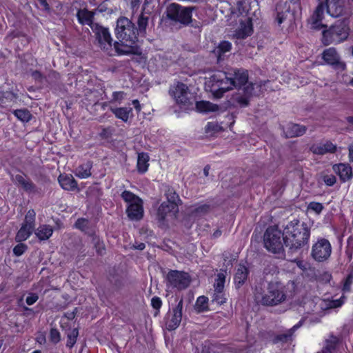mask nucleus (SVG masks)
<instances>
[{
  "label": "nucleus",
  "instance_id": "4d7b16f0",
  "mask_svg": "<svg viewBox=\"0 0 353 353\" xmlns=\"http://www.w3.org/2000/svg\"><path fill=\"white\" fill-rule=\"evenodd\" d=\"M343 81L346 84L353 86V77L350 78L347 74L343 75Z\"/></svg>",
  "mask_w": 353,
  "mask_h": 353
},
{
  "label": "nucleus",
  "instance_id": "dca6fc26",
  "mask_svg": "<svg viewBox=\"0 0 353 353\" xmlns=\"http://www.w3.org/2000/svg\"><path fill=\"white\" fill-rule=\"evenodd\" d=\"M183 299H180L176 306L172 309L168 316L166 325L170 330L179 327L182 319Z\"/></svg>",
  "mask_w": 353,
  "mask_h": 353
},
{
  "label": "nucleus",
  "instance_id": "39448f33",
  "mask_svg": "<svg viewBox=\"0 0 353 353\" xmlns=\"http://www.w3.org/2000/svg\"><path fill=\"white\" fill-rule=\"evenodd\" d=\"M121 197L127 203L126 213L128 218L132 221H139L143 216L142 200L132 192L125 190Z\"/></svg>",
  "mask_w": 353,
  "mask_h": 353
},
{
  "label": "nucleus",
  "instance_id": "774afa93",
  "mask_svg": "<svg viewBox=\"0 0 353 353\" xmlns=\"http://www.w3.org/2000/svg\"><path fill=\"white\" fill-rule=\"evenodd\" d=\"M32 353H41V351H39V350H35V351H34V352H32Z\"/></svg>",
  "mask_w": 353,
  "mask_h": 353
},
{
  "label": "nucleus",
  "instance_id": "a878e982",
  "mask_svg": "<svg viewBox=\"0 0 353 353\" xmlns=\"http://www.w3.org/2000/svg\"><path fill=\"white\" fill-rule=\"evenodd\" d=\"M52 233L53 229L48 225H41L35 230V235L41 241L48 239Z\"/></svg>",
  "mask_w": 353,
  "mask_h": 353
},
{
  "label": "nucleus",
  "instance_id": "13d9d810",
  "mask_svg": "<svg viewBox=\"0 0 353 353\" xmlns=\"http://www.w3.org/2000/svg\"><path fill=\"white\" fill-rule=\"evenodd\" d=\"M348 150L350 161L353 162V142L349 145Z\"/></svg>",
  "mask_w": 353,
  "mask_h": 353
},
{
  "label": "nucleus",
  "instance_id": "c9c22d12",
  "mask_svg": "<svg viewBox=\"0 0 353 353\" xmlns=\"http://www.w3.org/2000/svg\"><path fill=\"white\" fill-rule=\"evenodd\" d=\"M14 114L23 122H28L31 119L30 112L26 109L14 110Z\"/></svg>",
  "mask_w": 353,
  "mask_h": 353
},
{
  "label": "nucleus",
  "instance_id": "5fc2aeb1",
  "mask_svg": "<svg viewBox=\"0 0 353 353\" xmlns=\"http://www.w3.org/2000/svg\"><path fill=\"white\" fill-rule=\"evenodd\" d=\"M151 304L154 309H159L161 307L162 302L160 298L153 297L151 300Z\"/></svg>",
  "mask_w": 353,
  "mask_h": 353
},
{
  "label": "nucleus",
  "instance_id": "2eb2a0df",
  "mask_svg": "<svg viewBox=\"0 0 353 353\" xmlns=\"http://www.w3.org/2000/svg\"><path fill=\"white\" fill-rule=\"evenodd\" d=\"M322 58L327 64L332 65L336 70L343 71L345 69V63L341 61L339 54L333 48L325 50Z\"/></svg>",
  "mask_w": 353,
  "mask_h": 353
},
{
  "label": "nucleus",
  "instance_id": "1a4fd4ad",
  "mask_svg": "<svg viewBox=\"0 0 353 353\" xmlns=\"http://www.w3.org/2000/svg\"><path fill=\"white\" fill-rule=\"evenodd\" d=\"M166 15L172 21L188 25L191 22L192 8L171 3L167 8Z\"/></svg>",
  "mask_w": 353,
  "mask_h": 353
},
{
  "label": "nucleus",
  "instance_id": "49530a36",
  "mask_svg": "<svg viewBox=\"0 0 353 353\" xmlns=\"http://www.w3.org/2000/svg\"><path fill=\"white\" fill-rule=\"evenodd\" d=\"M332 275L327 272L321 274L318 277V281L321 283H327L331 281Z\"/></svg>",
  "mask_w": 353,
  "mask_h": 353
},
{
  "label": "nucleus",
  "instance_id": "f8f14e48",
  "mask_svg": "<svg viewBox=\"0 0 353 353\" xmlns=\"http://www.w3.org/2000/svg\"><path fill=\"white\" fill-rule=\"evenodd\" d=\"M93 30L100 48L107 54H113L112 39L108 29L96 24Z\"/></svg>",
  "mask_w": 353,
  "mask_h": 353
},
{
  "label": "nucleus",
  "instance_id": "4c0bfd02",
  "mask_svg": "<svg viewBox=\"0 0 353 353\" xmlns=\"http://www.w3.org/2000/svg\"><path fill=\"white\" fill-rule=\"evenodd\" d=\"M214 291L212 301L220 305L224 303L226 301V297L223 291L217 290H214Z\"/></svg>",
  "mask_w": 353,
  "mask_h": 353
},
{
  "label": "nucleus",
  "instance_id": "9d476101",
  "mask_svg": "<svg viewBox=\"0 0 353 353\" xmlns=\"http://www.w3.org/2000/svg\"><path fill=\"white\" fill-rule=\"evenodd\" d=\"M331 253V244L325 239H319L312 245L311 255L316 261H326L330 256Z\"/></svg>",
  "mask_w": 353,
  "mask_h": 353
},
{
  "label": "nucleus",
  "instance_id": "2f4dec72",
  "mask_svg": "<svg viewBox=\"0 0 353 353\" xmlns=\"http://www.w3.org/2000/svg\"><path fill=\"white\" fill-rule=\"evenodd\" d=\"M13 180L26 191L32 192L34 189L32 183L21 174H17Z\"/></svg>",
  "mask_w": 353,
  "mask_h": 353
},
{
  "label": "nucleus",
  "instance_id": "a19ab883",
  "mask_svg": "<svg viewBox=\"0 0 353 353\" xmlns=\"http://www.w3.org/2000/svg\"><path fill=\"white\" fill-rule=\"evenodd\" d=\"M210 208V206L206 204L192 206L190 212L195 214H201L206 212Z\"/></svg>",
  "mask_w": 353,
  "mask_h": 353
},
{
  "label": "nucleus",
  "instance_id": "6e6d98bb",
  "mask_svg": "<svg viewBox=\"0 0 353 353\" xmlns=\"http://www.w3.org/2000/svg\"><path fill=\"white\" fill-rule=\"evenodd\" d=\"M129 3L133 10H137L140 5V0H125Z\"/></svg>",
  "mask_w": 353,
  "mask_h": 353
},
{
  "label": "nucleus",
  "instance_id": "864d4df0",
  "mask_svg": "<svg viewBox=\"0 0 353 353\" xmlns=\"http://www.w3.org/2000/svg\"><path fill=\"white\" fill-rule=\"evenodd\" d=\"M88 221L85 219H78L75 223V225L77 228L83 230L88 225Z\"/></svg>",
  "mask_w": 353,
  "mask_h": 353
},
{
  "label": "nucleus",
  "instance_id": "8fccbe9b",
  "mask_svg": "<svg viewBox=\"0 0 353 353\" xmlns=\"http://www.w3.org/2000/svg\"><path fill=\"white\" fill-rule=\"evenodd\" d=\"M336 177L334 175H325L323 181L327 185L332 186L336 183Z\"/></svg>",
  "mask_w": 353,
  "mask_h": 353
},
{
  "label": "nucleus",
  "instance_id": "052dcab7",
  "mask_svg": "<svg viewBox=\"0 0 353 353\" xmlns=\"http://www.w3.org/2000/svg\"><path fill=\"white\" fill-rule=\"evenodd\" d=\"M194 353H208L205 348L203 346L196 347L194 350Z\"/></svg>",
  "mask_w": 353,
  "mask_h": 353
},
{
  "label": "nucleus",
  "instance_id": "680f3d73",
  "mask_svg": "<svg viewBox=\"0 0 353 353\" xmlns=\"http://www.w3.org/2000/svg\"><path fill=\"white\" fill-rule=\"evenodd\" d=\"M95 246H96V248H97V252L99 254H103V252L101 250V243L99 242V239H97V242L95 243Z\"/></svg>",
  "mask_w": 353,
  "mask_h": 353
},
{
  "label": "nucleus",
  "instance_id": "cd10ccee",
  "mask_svg": "<svg viewBox=\"0 0 353 353\" xmlns=\"http://www.w3.org/2000/svg\"><path fill=\"white\" fill-rule=\"evenodd\" d=\"M248 270L244 265H239L235 274L234 280L237 288L242 285L248 276Z\"/></svg>",
  "mask_w": 353,
  "mask_h": 353
},
{
  "label": "nucleus",
  "instance_id": "37998d69",
  "mask_svg": "<svg viewBox=\"0 0 353 353\" xmlns=\"http://www.w3.org/2000/svg\"><path fill=\"white\" fill-rule=\"evenodd\" d=\"M125 96V94L123 92H114L110 102L120 103L124 99Z\"/></svg>",
  "mask_w": 353,
  "mask_h": 353
},
{
  "label": "nucleus",
  "instance_id": "58836bf2",
  "mask_svg": "<svg viewBox=\"0 0 353 353\" xmlns=\"http://www.w3.org/2000/svg\"><path fill=\"white\" fill-rule=\"evenodd\" d=\"M149 17L143 13L138 19V26L140 32H144L148 23Z\"/></svg>",
  "mask_w": 353,
  "mask_h": 353
},
{
  "label": "nucleus",
  "instance_id": "a18cd8bd",
  "mask_svg": "<svg viewBox=\"0 0 353 353\" xmlns=\"http://www.w3.org/2000/svg\"><path fill=\"white\" fill-rule=\"evenodd\" d=\"M344 296H341L339 299H332L331 301H329L327 306L330 308H334L338 307L342 305V304L344 303Z\"/></svg>",
  "mask_w": 353,
  "mask_h": 353
},
{
  "label": "nucleus",
  "instance_id": "f257e3e1",
  "mask_svg": "<svg viewBox=\"0 0 353 353\" xmlns=\"http://www.w3.org/2000/svg\"><path fill=\"white\" fill-rule=\"evenodd\" d=\"M205 87L216 98H221L224 92L234 88H242L244 96L237 99L242 106L248 105L249 99L261 91V85L248 82V72L245 70H235L230 74L220 70L213 72L205 77Z\"/></svg>",
  "mask_w": 353,
  "mask_h": 353
},
{
  "label": "nucleus",
  "instance_id": "ea45409f",
  "mask_svg": "<svg viewBox=\"0 0 353 353\" xmlns=\"http://www.w3.org/2000/svg\"><path fill=\"white\" fill-rule=\"evenodd\" d=\"M323 209V206L321 203L310 202L308 205L307 210L319 214Z\"/></svg>",
  "mask_w": 353,
  "mask_h": 353
},
{
  "label": "nucleus",
  "instance_id": "ddd939ff",
  "mask_svg": "<svg viewBox=\"0 0 353 353\" xmlns=\"http://www.w3.org/2000/svg\"><path fill=\"white\" fill-rule=\"evenodd\" d=\"M35 216L36 213L33 210H28L24 222L16 235L17 241H26L30 236L34 228Z\"/></svg>",
  "mask_w": 353,
  "mask_h": 353
},
{
  "label": "nucleus",
  "instance_id": "09e8293b",
  "mask_svg": "<svg viewBox=\"0 0 353 353\" xmlns=\"http://www.w3.org/2000/svg\"><path fill=\"white\" fill-rule=\"evenodd\" d=\"M10 99V100H12L14 98H15V96L14 94L11 92H6V93H1L0 92V105L6 103V100L7 99Z\"/></svg>",
  "mask_w": 353,
  "mask_h": 353
},
{
  "label": "nucleus",
  "instance_id": "473e14b6",
  "mask_svg": "<svg viewBox=\"0 0 353 353\" xmlns=\"http://www.w3.org/2000/svg\"><path fill=\"white\" fill-rule=\"evenodd\" d=\"M205 130L207 134L213 136L224 130V127L216 121H212L207 123L205 127Z\"/></svg>",
  "mask_w": 353,
  "mask_h": 353
},
{
  "label": "nucleus",
  "instance_id": "0e129e2a",
  "mask_svg": "<svg viewBox=\"0 0 353 353\" xmlns=\"http://www.w3.org/2000/svg\"><path fill=\"white\" fill-rule=\"evenodd\" d=\"M65 316L68 319L72 320L75 316V312H74V311L71 312H67V313H65Z\"/></svg>",
  "mask_w": 353,
  "mask_h": 353
},
{
  "label": "nucleus",
  "instance_id": "603ef678",
  "mask_svg": "<svg viewBox=\"0 0 353 353\" xmlns=\"http://www.w3.org/2000/svg\"><path fill=\"white\" fill-rule=\"evenodd\" d=\"M38 299H39V296L37 294L31 293V294H29L28 296L26 297V301L28 305H32L34 303H36V301L38 300Z\"/></svg>",
  "mask_w": 353,
  "mask_h": 353
},
{
  "label": "nucleus",
  "instance_id": "412c9836",
  "mask_svg": "<svg viewBox=\"0 0 353 353\" xmlns=\"http://www.w3.org/2000/svg\"><path fill=\"white\" fill-rule=\"evenodd\" d=\"M333 170L343 182L351 179L353 176L352 169L347 164L340 163L334 165H333Z\"/></svg>",
  "mask_w": 353,
  "mask_h": 353
},
{
  "label": "nucleus",
  "instance_id": "9b49d317",
  "mask_svg": "<svg viewBox=\"0 0 353 353\" xmlns=\"http://www.w3.org/2000/svg\"><path fill=\"white\" fill-rule=\"evenodd\" d=\"M170 94L176 103L187 105L190 103L192 94L190 93L188 87L183 83H176L170 89Z\"/></svg>",
  "mask_w": 353,
  "mask_h": 353
},
{
  "label": "nucleus",
  "instance_id": "e2e57ef3",
  "mask_svg": "<svg viewBox=\"0 0 353 353\" xmlns=\"http://www.w3.org/2000/svg\"><path fill=\"white\" fill-rule=\"evenodd\" d=\"M38 1H39V3H40L41 6H42L43 9H45V10L49 9L48 4L46 0H38Z\"/></svg>",
  "mask_w": 353,
  "mask_h": 353
},
{
  "label": "nucleus",
  "instance_id": "c85d7f7f",
  "mask_svg": "<svg viewBox=\"0 0 353 353\" xmlns=\"http://www.w3.org/2000/svg\"><path fill=\"white\" fill-rule=\"evenodd\" d=\"M149 156L144 152L138 154L137 169L141 173H144L148 170L149 166Z\"/></svg>",
  "mask_w": 353,
  "mask_h": 353
},
{
  "label": "nucleus",
  "instance_id": "7c9ffc66",
  "mask_svg": "<svg viewBox=\"0 0 353 353\" xmlns=\"http://www.w3.org/2000/svg\"><path fill=\"white\" fill-rule=\"evenodd\" d=\"M232 44L229 41H223L214 50V53L217 56L218 61L221 59V57L225 53L230 51Z\"/></svg>",
  "mask_w": 353,
  "mask_h": 353
},
{
  "label": "nucleus",
  "instance_id": "20e7f679",
  "mask_svg": "<svg viewBox=\"0 0 353 353\" xmlns=\"http://www.w3.org/2000/svg\"><path fill=\"white\" fill-rule=\"evenodd\" d=\"M325 7L327 12L332 17H339L343 11L341 0H326V6L320 3L309 19L308 23L311 29L319 30L324 26L322 19Z\"/></svg>",
  "mask_w": 353,
  "mask_h": 353
},
{
  "label": "nucleus",
  "instance_id": "69168bd1",
  "mask_svg": "<svg viewBox=\"0 0 353 353\" xmlns=\"http://www.w3.org/2000/svg\"><path fill=\"white\" fill-rule=\"evenodd\" d=\"M137 249L142 250L145 248V244L144 243H139L137 247Z\"/></svg>",
  "mask_w": 353,
  "mask_h": 353
},
{
  "label": "nucleus",
  "instance_id": "c756f323",
  "mask_svg": "<svg viewBox=\"0 0 353 353\" xmlns=\"http://www.w3.org/2000/svg\"><path fill=\"white\" fill-rule=\"evenodd\" d=\"M92 165L90 162H87L76 169L75 175L80 179H86L91 175Z\"/></svg>",
  "mask_w": 353,
  "mask_h": 353
},
{
  "label": "nucleus",
  "instance_id": "a211bd4d",
  "mask_svg": "<svg viewBox=\"0 0 353 353\" xmlns=\"http://www.w3.org/2000/svg\"><path fill=\"white\" fill-rule=\"evenodd\" d=\"M168 200L163 202L158 209V216L163 219L165 217L171 212L175 213L178 210L177 205L176 203L178 196L175 193H172L170 197L168 196Z\"/></svg>",
  "mask_w": 353,
  "mask_h": 353
},
{
  "label": "nucleus",
  "instance_id": "423d86ee",
  "mask_svg": "<svg viewBox=\"0 0 353 353\" xmlns=\"http://www.w3.org/2000/svg\"><path fill=\"white\" fill-rule=\"evenodd\" d=\"M265 248L270 252L281 254L283 250V233L276 228H268L263 236Z\"/></svg>",
  "mask_w": 353,
  "mask_h": 353
},
{
  "label": "nucleus",
  "instance_id": "79ce46f5",
  "mask_svg": "<svg viewBox=\"0 0 353 353\" xmlns=\"http://www.w3.org/2000/svg\"><path fill=\"white\" fill-rule=\"evenodd\" d=\"M207 300L205 296H199L196 303V307L199 312L203 311L207 307Z\"/></svg>",
  "mask_w": 353,
  "mask_h": 353
},
{
  "label": "nucleus",
  "instance_id": "b1692460",
  "mask_svg": "<svg viewBox=\"0 0 353 353\" xmlns=\"http://www.w3.org/2000/svg\"><path fill=\"white\" fill-rule=\"evenodd\" d=\"M94 12L86 9L80 10L77 12V18L80 23L90 26L92 29L94 28L96 24L93 23Z\"/></svg>",
  "mask_w": 353,
  "mask_h": 353
},
{
  "label": "nucleus",
  "instance_id": "7ed1b4c3",
  "mask_svg": "<svg viewBox=\"0 0 353 353\" xmlns=\"http://www.w3.org/2000/svg\"><path fill=\"white\" fill-rule=\"evenodd\" d=\"M310 235V230L305 224L294 220L283 230L284 243L290 249L296 250L307 244Z\"/></svg>",
  "mask_w": 353,
  "mask_h": 353
},
{
  "label": "nucleus",
  "instance_id": "0eeeda50",
  "mask_svg": "<svg viewBox=\"0 0 353 353\" xmlns=\"http://www.w3.org/2000/svg\"><path fill=\"white\" fill-rule=\"evenodd\" d=\"M285 299L283 285L279 283H270L261 296V303L266 305H275Z\"/></svg>",
  "mask_w": 353,
  "mask_h": 353
},
{
  "label": "nucleus",
  "instance_id": "4468645a",
  "mask_svg": "<svg viewBox=\"0 0 353 353\" xmlns=\"http://www.w3.org/2000/svg\"><path fill=\"white\" fill-rule=\"evenodd\" d=\"M167 280L168 287L176 288L178 290L186 288L190 282L188 274L174 270L168 272Z\"/></svg>",
  "mask_w": 353,
  "mask_h": 353
},
{
  "label": "nucleus",
  "instance_id": "e433bc0d",
  "mask_svg": "<svg viewBox=\"0 0 353 353\" xmlns=\"http://www.w3.org/2000/svg\"><path fill=\"white\" fill-rule=\"evenodd\" d=\"M78 335H79V332H78L77 329L74 328V329L70 330L68 333V336H67L68 339H67L66 346L68 347L69 348H72L77 342V339L78 337Z\"/></svg>",
  "mask_w": 353,
  "mask_h": 353
},
{
  "label": "nucleus",
  "instance_id": "72a5a7b5",
  "mask_svg": "<svg viewBox=\"0 0 353 353\" xmlns=\"http://www.w3.org/2000/svg\"><path fill=\"white\" fill-rule=\"evenodd\" d=\"M301 325V321H300L299 323L294 325L292 328L288 330L286 333H284L283 334H281L278 336L275 340V343H279L280 342H288L291 340V337L292 336L293 332L296 330V329L299 328Z\"/></svg>",
  "mask_w": 353,
  "mask_h": 353
},
{
  "label": "nucleus",
  "instance_id": "3c124183",
  "mask_svg": "<svg viewBox=\"0 0 353 353\" xmlns=\"http://www.w3.org/2000/svg\"><path fill=\"white\" fill-rule=\"evenodd\" d=\"M26 245L23 244H19L13 249V252L17 256H21L26 250Z\"/></svg>",
  "mask_w": 353,
  "mask_h": 353
},
{
  "label": "nucleus",
  "instance_id": "bf43d9fd",
  "mask_svg": "<svg viewBox=\"0 0 353 353\" xmlns=\"http://www.w3.org/2000/svg\"><path fill=\"white\" fill-rule=\"evenodd\" d=\"M132 104L135 108V110H137V112H140L141 110V105L139 103V101L137 99H134L132 101Z\"/></svg>",
  "mask_w": 353,
  "mask_h": 353
},
{
  "label": "nucleus",
  "instance_id": "f3484780",
  "mask_svg": "<svg viewBox=\"0 0 353 353\" xmlns=\"http://www.w3.org/2000/svg\"><path fill=\"white\" fill-rule=\"evenodd\" d=\"M286 10L283 12L280 6L277 7L278 11L277 21L279 24L282 23L290 15L294 16L299 10L300 4L294 0H289L285 3Z\"/></svg>",
  "mask_w": 353,
  "mask_h": 353
},
{
  "label": "nucleus",
  "instance_id": "bb28decb",
  "mask_svg": "<svg viewBox=\"0 0 353 353\" xmlns=\"http://www.w3.org/2000/svg\"><path fill=\"white\" fill-rule=\"evenodd\" d=\"M196 110L201 113H209L218 110V106L209 101H201L196 103Z\"/></svg>",
  "mask_w": 353,
  "mask_h": 353
},
{
  "label": "nucleus",
  "instance_id": "f03ea898",
  "mask_svg": "<svg viewBox=\"0 0 353 353\" xmlns=\"http://www.w3.org/2000/svg\"><path fill=\"white\" fill-rule=\"evenodd\" d=\"M116 34L120 42L114 45L118 54H138V39L134 24L127 18L121 17L117 20Z\"/></svg>",
  "mask_w": 353,
  "mask_h": 353
},
{
  "label": "nucleus",
  "instance_id": "393cba45",
  "mask_svg": "<svg viewBox=\"0 0 353 353\" xmlns=\"http://www.w3.org/2000/svg\"><path fill=\"white\" fill-rule=\"evenodd\" d=\"M111 112L115 115V117L122 120L124 122H127L132 114V109L131 108L122 107V108H110Z\"/></svg>",
  "mask_w": 353,
  "mask_h": 353
},
{
  "label": "nucleus",
  "instance_id": "f704fd0d",
  "mask_svg": "<svg viewBox=\"0 0 353 353\" xmlns=\"http://www.w3.org/2000/svg\"><path fill=\"white\" fill-rule=\"evenodd\" d=\"M226 274V271L222 270L217 274L214 284V290L223 291Z\"/></svg>",
  "mask_w": 353,
  "mask_h": 353
},
{
  "label": "nucleus",
  "instance_id": "de8ad7c7",
  "mask_svg": "<svg viewBox=\"0 0 353 353\" xmlns=\"http://www.w3.org/2000/svg\"><path fill=\"white\" fill-rule=\"evenodd\" d=\"M353 283V274H350L345 280L343 291L348 292L350 290V286Z\"/></svg>",
  "mask_w": 353,
  "mask_h": 353
},
{
  "label": "nucleus",
  "instance_id": "5701e85b",
  "mask_svg": "<svg viewBox=\"0 0 353 353\" xmlns=\"http://www.w3.org/2000/svg\"><path fill=\"white\" fill-rule=\"evenodd\" d=\"M58 181L63 190L73 191L77 188V183L71 174H60Z\"/></svg>",
  "mask_w": 353,
  "mask_h": 353
},
{
  "label": "nucleus",
  "instance_id": "4be33fe9",
  "mask_svg": "<svg viewBox=\"0 0 353 353\" xmlns=\"http://www.w3.org/2000/svg\"><path fill=\"white\" fill-rule=\"evenodd\" d=\"M283 133L286 137H295L305 134L306 129L304 126L295 123H288L283 128Z\"/></svg>",
  "mask_w": 353,
  "mask_h": 353
},
{
  "label": "nucleus",
  "instance_id": "6ab92c4d",
  "mask_svg": "<svg viewBox=\"0 0 353 353\" xmlns=\"http://www.w3.org/2000/svg\"><path fill=\"white\" fill-rule=\"evenodd\" d=\"M310 150L314 154L324 155L334 153L336 145L330 141H323L312 144Z\"/></svg>",
  "mask_w": 353,
  "mask_h": 353
},
{
  "label": "nucleus",
  "instance_id": "6e6552de",
  "mask_svg": "<svg viewBox=\"0 0 353 353\" xmlns=\"http://www.w3.org/2000/svg\"><path fill=\"white\" fill-rule=\"evenodd\" d=\"M349 35V28L345 21L336 23L327 30L323 31V39L326 45L332 43H340L345 40Z\"/></svg>",
  "mask_w": 353,
  "mask_h": 353
},
{
  "label": "nucleus",
  "instance_id": "338daca9",
  "mask_svg": "<svg viewBox=\"0 0 353 353\" xmlns=\"http://www.w3.org/2000/svg\"><path fill=\"white\" fill-rule=\"evenodd\" d=\"M33 77L35 78V79H38L39 77H41V74L39 72H34L33 74H32Z\"/></svg>",
  "mask_w": 353,
  "mask_h": 353
},
{
  "label": "nucleus",
  "instance_id": "aec40b11",
  "mask_svg": "<svg viewBox=\"0 0 353 353\" xmlns=\"http://www.w3.org/2000/svg\"><path fill=\"white\" fill-rule=\"evenodd\" d=\"M252 23L250 18H245L239 21V25L234 34L238 39H244L252 32Z\"/></svg>",
  "mask_w": 353,
  "mask_h": 353
},
{
  "label": "nucleus",
  "instance_id": "c03bdc74",
  "mask_svg": "<svg viewBox=\"0 0 353 353\" xmlns=\"http://www.w3.org/2000/svg\"><path fill=\"white\" fill-rule=\"evenodd\" d=\"M50 337L51 341L54 343H57L61 339L59 332L54 328L50 330Z\"/></svg>",
  "mask_w": 353,
  "mask_h": 353
}]
</instances>
